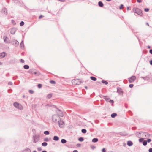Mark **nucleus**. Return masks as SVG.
<instances>
[{
	"mask_svg": "<svg viewBox=\"0 0 152 152\" xmlns=\"http://www.w3.org/2000/svg\"><path fill=\"white\" fill-rule=\"evenodd\" d=\"M59 139V137L57 136H54L53 138V140L55 141L58 140Z\"/></svg>",
	"mask_w": 152,
	"mask_h": 152,
	"instance_id": "nucleus-13",
	"label": "nucleus"
},
{
	"mask_svg": "<svg viewBox=\"0 0 152 152\" xmlns=\"http://www.w3.org/2000/svg\"><path fill=\"white\" fill-rule=\"evenodd\" d=\"M104 99L107 101H108V100H109V99L107 98V97H105Z\"/></svg>",
	"mask_w": 152,
	"mask_h": 152,
	"instance_id": "nucleus-42",
	"label": "nucleus"
},
{
	"mask_svg": "<svg viewBox=\"0 0 152 152\" xmlns=\"http://www.w3.org/2000/svg\"><path fill=\"white\" fill-rule=\"evenodd\" d=\"M149 152H152V148H150L149 149Z\"/></svg>",
	"mask_w": 152,
	"mask_h": 152,
	"instance_id": "nucleus-40",
	"label": "nucleus"
},
{
	"mask_svg": "<svg viewBox=\"0 0 152 152\" xmlns=\"http://www.w3.org/2000/svg\"><path fill=\"white\" fill-rule=\"evenodd\" d=\"M147 144V141L146 140H145L143 141V145L145 146Z\"/></svg>",
	"mask_w": 152,
	"mask_h": 152,
	"instance_id": "nucleus-24",
	"label": "nucleus"
},
{
	"mask_svg": "<svg viewBox=\"0 0 152 152\" xmlns=\"http://www.w3.org/2000/svg\"><path fill=\"white\" fill-rule=\"evenodd\" d=\"M3 10L4 14L6 16L8 14L7 10V9L6 8H4Z\"/></svg>",
	"mask_w": 152,
	"mask_h": 152,
	"instance_id": "nucleus-8",
	"label": "nucleus"
},
{
	"mask_svg": "<svg viewBox=\"0 0 152 152\" xmlns=\"http://www.w3.org/2000/svg\"><path fill=\"white\" fill-rule=\"evenodd\" d=\"M98 5L99 7H102L103 6V4L102 2L100 1L98 2Z\"/></svg>",
	"mask_w": 152,
	"mask_h": 152,
	"instance_id": "nucleus-9",
	"label": "nucleus"
},
{
	"mask_svg": "<svg viewBox=\"0 0 152 152\" xmlns=\"http://www.w3.org/2000/svg\"><path fill=\"white\" fill-rule=\"evenodd\" d=\"M133 11L135 13H136L140 16H142V11L138 8L134 7L133 9Z\"/></svg>",
	"mask_w": 152,
	"mask_h": 152,
	"instance_id": "nucleus-1",
	"label": "nucleus"
},
{
	"mask_svg": "<svg viewBox=\"0 0 152 152\" xmlns=\"http://www.w3.org/2000/svg\"><path fill=\"white\" fill-rule=\"evenodd\" d=\"M9 84L10 85H12V83H9Z\"/></svg>",
	"mask_w": 152,
	"mask_h": 152,
	"instance_id": "nucleus-56",
	"label": "nucleus"
},
{
	"mask_svg": "<svg viewBox=\"0 0 152 152\" xmlns=\"http://www.w3.org/2000/svg\"><path fill=\"white\" fill-rule=\"evenodd\" d=\"M150 53L151 54H152V49L150 50Z\"/></svg>",
	"mask_w": 152,
	"mask_h": 152,
	"instance_id": "nucleus-49",
	"label": "nucleus"
},
{
	"mask_svg": "<svg viewBox=\"0 0 152 152\" xmlns=\"http://www.w3.org/2000/svg\"><path fill=\"white\" fill-rule=\"evenodd\" d=\"M90 78L91 80L94 81H96V78L94 77H91Z\"/></svg>",
	"mask_w": 152,
	"mask_h": 152,
	"instance_id": "nucleus-18",
	"label": "nucleus"
},
{
	"mask_svg": "<svg viewBox=\"0 0 152 152\" xmlns=\"http://www.w3.org/2000/svg\"><path fill=\"white\" fill-rule=\"evenodd\" d=\"M57 115L59 117H63V114L62 112L59 110H58L57 112Z\"/></svg>",
	"mask_w": 152,
	"mask_h": 152,
	"instance_id": "nucleus-7",
	"label": "nucleus"
},
{
	"mask_svg": "<svg viewBox=\"0 0 152 152\" xmlns=\"http://www.w3.org/2000/svg\"><path fill=\"white\" fill-rule=\"evenodd\" d=\"M82 132L83 133H85L86 132V130L85 129H83L82 130Z\"/></svg>",
	"mask_w": 152,
	"mask_h": 152,
	"instance_id": "nucleus-27",
	"label": "nucleus"
},
{
	"mask_svg": "<svg viewBox=\"0 0 152 152\" xmlns=\"http://www.w3.org/2000/svg\"><path fill=\"white\" fill-rule=\"evenodd\" d=\"M134 86V85L132 84H130L129 85V87L131 88H132Z\"/></svg>",
	"mask_w": 152,
	"mask_h": 152,
	"instance_id": "nucleus-35",
	"label": "nucleus"
},
{
	"mask_svg": "<svg viewBox=\"0 0 152 152\" xmlns=\"http://www.w3.org/2000/svg\"><path fill=\"white\" fill-rule=\"evenodd\" d=\"M123 7H124L123 5L122 4H121L119 7L120 9L121 10L122 9V8H123Z\"/></svg>",
	"mask_w": 152,
	"mask_h": 152,
	"instance_id": "nucleus-31",
	"label": "nucleus"
},
{
	"mask_svg": "<svg viewBox=\"0 0 152 152\" xmlns=\"http://www.w3.org/2000/svg\"><path fill=\"white\" fill-rule=\"evenodd\" d=\"M85 88H86V89H88V87H87V86H85Z\"/></svg>",
	"mask_w": 152,
	"mask_h": 152,
	"instance_id": "nucleus-54",
	"label": "nucleus"
},
{
	"mask_svg": "<svg viewBox=\"0 0 152 152\" xmlns=\"http://www.w3.org/2000/svg\"><path fill=\"white\" fill-rule=\"evenodd\" d=\"M150 63L151 65H152V60H151L150 61Z\"/></svg>",
	"mask_w": 152,
	"mask_h": 152,
	"instance_id": "nucleus-48",
	"label": "nucleus"
},
{
	"mask_svg": "<svg viewBox=\"0 0 152 152\" xmlns=\"http://www.w3.org/2000/svg\"><path fill=\"white\" fill-rule=\"evenodd\" d=\"M109 102L112 104H113L114 103V101L113 100H110Z\"/></svg>",
	"mask_w": 152,
	"mask_h": 152,
	"instance_id": "nucleus-37",
	"label": "nucleus"
},
{
	"mask_svg": "<svg viewBox=\"0 0 152 152\" xmlns=\"http://www.w3.org/2000/svg\"><path fill=\"white\" fill-rule=\"evenodd\" d=\"M29 72L30 73L32 74H34L35 75H40V73L35 72L34 69L30 70L29 71Z\"/></svg>",
	"mask_w": 152,
	"mask_h": 152,
	"instance_id": "nucleus-4",
	"label": "nucleus"
},
{
	"mask_svg": "<svg viewBox=\"0 0 152 152\" xmlns=\"http://www.w3.org/2000/svg\"><path fill=\"white\" fill-rule=\"evenodd\" d=\"M78 140L80 141H82L83 140V139L82 137H80L79 138Z\"/></svg>",
	"mask_w": 152,
	"mask_h": 152,
	"instance_id": "nucleus-29",
	"label": "nucleus"
},
{
	"mask_svg": "<svg viewBox=\"0 0 152 152\" xmlns=\"http://www.w3.org/2000/svg\"><path fill=\"white\" fill-rule=\"evenodd\" d=\"M144 10L146 12H148L149 11V9L148 8H145Z\"/></svg>",
	"mask_w": 152,
	"mask_h": 152,
	"instance_id": "nucleus-32",
	"label": "nucleus"
},
{
	"mask_svg": "<svg viewBox=\"0 0 152 152\" xmlns=\"http://www.w3.org/2000/svg\"><path fill=\"white\" fill-rule=\"evenodd\" d=\"M42 17H43L42 15H41L40 16H39V19H41L42 18Z\"/></svg>",
	"mask_w": 152,
	"mask_h": 152,
	"instance_id": "nucleus-43",
	"label": "nucleus"
},
{
	"mask_svg": "<svg viewBox=\"0 0 152 152\" xmlns=\"http://www.w3.org/2000/svg\"><path fill=\"white\" fill-rule=\"evenodd\" d=\"M3 38L4 41L5 42L7 43L9 42L8 41L7 38L6 37H4Z\"/></svg>",
	"mask_w": 152,
	"mask_h": 152,
	"instance_id": "nucleus-11",
	"label": "nucleus"
},
{
	"mask_svg": "<svg viewBox=\"0 0 152 152\" xmlns=\"http://www.w3.org/2000/svg\"><path fill=\"white\" fill-rule=\"evenodd\" d=\"M142 0H137V1L138 3H141L142 1Z\"/></svg>",
	"mask_w": 152,
	"mask_h": 152,
	"instance_id": "nucleus-39",
	"label": "nucleus"
},
{
	"mask_svg": "<svg viewBox=\"0 0 152 152\" xmlns=\"http://www.w3.org/2000/svg\"><path fill=\"white\" fill-rule=\"evenodd\" d=\"M15 32V29H11L10 31L11 33L12 34H14Z\"/></svg>",
	"mask_w": 152,
	"mask_h": 152,
	"instance_id": "nucleus-15",
	"label": "nucleus"
},
{
	"mask_svg": "<svg viewBox=\"0 0 152 152\" xmlns=\"http://www.w3.org/2000/svg\"><path fill=\"white\" fill-rule=\"evenodd\" d=\"M59 1H60L62 2H64L65 0H58Z\"/></svg>",
	"mask_w": 152,
	"mask_h": 152,
	"instance_id": "nucleus-52",
	"label": "nucleus"
},
{
	"mask_svg": "<svg viewBox=\"0 0 152 152\" xmlns=\"http://www.w3.org/2000/svg\"><path fill=\"white\" fill-rule=\"evenodd\" d=\"M50 83L52 84H55L56 83L53 80H51L50 81Z\"/></svg>",
	"mask_w": 152,
	"mask_h": 152,
	"instance_id": "nucleus-28",
	"label": "nucleus"
},
{
	"mask_svg": "<svg viewBox=\"0 0 152 152\" xmlns=\"http://www.w3.org/2000/svg\"><path fill=\"white\" fill-rule=\"evenodd\" d=\"M145 134H147V135H148V134L147 133H145Z\"/></svg>",
	"mask_w": 152,
	"mask_h": 152,
	"instance_id": "nucleus-60",
	"label": "nucleus"
},
{
	"mask_svg": "<svg viewBox=\"0 0 152 152\" xmlns=\"http://www.w3.org/2000/svg\"><path fill=\"white\" fill-rule=\"evenodd\" d=\"M26 151H27L28 152H31V150L29 149H27L26 150Z\"/></svg>",
	"mask_w": 152,
	"mask_h": 152,
	"instance_id": "nucleus-44",
	"label": "nucleus"
},
{
	"mask_svg": "<svg viewBox=\"0 0 152 152\" xmlns=\"http://www.w3.org/2000/svg\"><path fill=\"white\" fill-rule=\"evenodd\" d=\"M44 140L45 141H48V138H45L44 139Z\"/></svg>",
	"mask_w": 152,
	"mask_h": 152,
	"instance_id": "nucleus-47",
	"label": "nucleus"
},
{
	"mask_svg": "<svg viewBox=\"0 0 152 152\" xmlns=\"http://www.w3.org/2000/svg\"><path fill=\"white\" fill-rule=\"evenodd\" d=\"M73 152H78V151L77 150H74L73 151Z\"/></svg>",
	"mask_w": 152,
	"mask_h": 152,
	"instance_id": "nucleus-51",
	"label": "nucleus"
},
{
	"mask_svg": "<svg viewBox=\"0 0 152 152\" xmlns=\"http://www.w3.org/2000/svg\"><path fill=\"white\" fill-rule=\"evenodd\" d=\"M14 105L16 108L20 110H22L23 108L21 104L17 102L14 103Z\"/></svg>",
	"mask_w": 152,
	"mask_h": 152,
	"instance_id": "nucleus-3",
	"label": "nucleus"
},
{
	"mask_svg": "<svg viewBox=\"0 0 152 152\" xmlns=\"http://www.w3.org/2000/svg\"><path fill=\"white\" fill-rule=\"evenodd\" d=\"M60 119V118L57 115H54L53 116L52 120L54 122H56Z\"/></svg>",
	"mask_w": 152,
	"mask_h": 152,
	"instance_id": "nucleus-2",
	"label": "nucleus"
},
{
	"mask_svg": "<svg viewBox=\"0 0 152 152\" xmlns=\"http://www.w3.org/2000/svg\"><path fill=\"white\" fill-rule=\"evenodd\" d=\"M136 79V77L135 76H132L129 79V81L130 83L134 81Z\"/></svg>",
	"mask_w": 152,
	"mask_h": 152,
	"instance_id": "nucleus-5",
	"label": "nucleus"
},
{
	"mask_svg": "<svg viewBox=\"0 0 152 152\" xmlns=\"http://www.w3.org/2000/svg\"><path fill=\"white\" fill-rule=\"evenodd\" d=\"M58 122L60 127H63L64 126L65 124L64 122L60 120V121H58Z\"/></svg>",
	"mask_w": 152,
	"mask_h": 152,
	"instance_id": "nucleus-6",
	"label": "nucleus"
},
{
	"mask_svg": "<svg viewBox=\"0 0 152 152\" xmlns=\"http://www.w3.org/2000/svg\"><path fill=\"white\" fill-rule=\"evenodd\" d=\"M61 142L63 143H65L66 142V141L64 139H62L61 140Z\"/></svg>",
	"mask_w": 152,
	"mask_h": 152,
	"instance_id": "nucleus-23",
	"label": "nucleus"
},
{
	"mask_svg": "<svg viewBox=\"0 0 152 152\" xmlns=\"http://www.w3.org/2000/svg\"><path fill=\"white\" fill-rule=\"evenodd\" d=\"M52 96V94H48L47 96V98L48 99H49Z\"/></svg>",
	"mask_w": 152,
	"mask_h": 152,
	"instance_id": "nucleus-17",
	"label": "nucleus"
},
{
	"mask_svg": "<svg viewBox=\"0 0 152 152\" xmlns=\"http://www.w3.org/2000/svg\"><path fill=\"white\" fill-rule=\"evenodd\" d=\"M42 152H47V151H43Z\"/></svg>",
	"mask_w": 152,
	"mask_h": 152,
	"instance_id": "nucleus-58",
	"label": "nucleus"
},
{
	"mask_svg": "<svg viewBox=\"0 0 152 152\" xmlns=\"http://www.w3.org/2000/svg\"><path fill=\"white\" fill-rule=\"evenodd\" d=\"M98 139L96 138H94L92 139V141L94 142H97Z\"/></svg>",
	"mask_w": 152,
	"mask_h": 152,
	"instance_id": "nucleus-14",
	"label": "nucleus"
},
{
	"mask_svg": "<svg viewBox=\"0 0 152 152\" xmlns=\"http://www.w3.org/2000/svg\"><path fill=\"white\" fill-rule=\"evenodd\" d=\"M117 115V114L115 113H113L111 115V116L112 118H114Z\"/></svg>",
	"mask_w": 152,
	"mask_h": 152,
	"instance_id": "nucleus-20",
	"label": "nucleus"
},
{
	"mask_svg": "<svg viewBox=\"0 0 152 152\" xmlns=\"http://www.w3.org/2000/svg\"><path fill=\"white\" fill-rule=\"evenodd\" d=\"M12 24L13 25H15V24H16V23L15 21V20H12Z\"/></svg>",
	"mask_w": 152,
	"mask_h": 152,
	"instance_id": "nucleus-30",
	"label": "nucleus"
},
{
	"mask_svg": "<svg viewBox=\"0 0 152 152\" xmlns=\"http://www.w3.org/2000/svg\"><path fill=\"white\" fill-rule=\"evenodd\" d=\"M102 152H106V150L105 148H104L102 149Z\"/></svg>",
	"mask_w": 152,
	"mask_h": 152,
	"instance_id": "nucleus-38",
	"label": "nucleus"
},
{
	"mask_svg": "<svg viewBox=\"0 0 152 152\" xmlns=\"http://www.w3.org/2000/svg\"><path fill=\"white\" fill-rule=\"evenodd\" d=\"M5 56V53L3 52L0 54V57L2 58L4 57Z\"/></svg>",
	"mask_w": 152,
	"mask_h": 152,
	"instance_id": "nucleus-12",
	"label": "nucleus"
},
{
	"mask_svg": "<svg viewBox=\"0 0 152 152\" xmlns=\"http://www.w3.org/2000/svg\"><path fill=\"white\" fill-rule=\"evenodd\" d=\"M24 23L23 21H21L20 23V26H23L24 25Z\"/></svg>",
	"mask_w": 152,
	"mask_h": 152,
	"instance_id": "nucleus-25",
	"label": "nucleus"
},
{
	"mask_svg": "<svg viewBox=\"0 0 152 152\" xmlns=\"http://www.w3.org/2000/svg\"><path fill=\"white\" fill-rule=\"evenodd\" d=\"M130 10V9H129V7H127V10Z\"/></svg>",
	"mask_w": 152,
	"mask_h": 152,
	"instance_id": "nucleus-50",
	"label": "nucleus"
},
{
	"mask_svg": "<svg viewBox=\"0 0 152 152\" xmlns=\"http://www.w3.org/2000/svg\"><path fill=\"white\" fill-rule=\"evenodd\" d=\"M101 82H102V83H103V84H104L105 85H107L108 83V82L107 81H105V80H102Z\"/></svg>",
	"mask_w": 152,
	"mask_h": 152,
	"instance_id": "nucleus-19",
	"label": "nucleus"
},
{
	"mask_svg": "<svg viewBox=\"0 0 152 152\" xmlns=\"http://www.w3.org/2000/svg\"><path fill=\"white\" fill-rule=\"evenodd\" d=\"M44 134L45 135H48L49 134V133L48 131H45L44 132Z\"/></svg>",
	"mask_w": 152,
	"mask_h": 152,
	"instance_id": "nucleus-26",
	"label": "nucleus"
},
{
	"mask_svg": "<svg viewBox=\"0 0 152 152\" xmlns=\"http://www.w3.org/2000/svg\"><path fill=\"white\" fill-rule=\"evenodd\" d=\"M38 87L39 88H41L42 87V85L41 84H39L38 85Z\"/></svg>",
	"mask_w": 152,
	"mask_h": 152,
	"instance_id": "nucleus-34",
	"label": "nucleus"
},
{
	"mask_svg": "<svg viewBox=\"0 0 152 152\" xmlns=\"http://www.w3.org/2000/svg\"><path fill=\"white\" fill-rule=\"evenodd\" d=\"M127 144L129 146H131L133 144V143L131 141H128L127 142Z\"/></svg>",
	"mask_w": 152,
	"mask_h": 152,
	"instance_id": "nucleus-10",
	"label": "nucleus"
},
{
	"mask_svg": "<svg viewBox=\"0 0 152 152\" xmlns=\"http://www.w3.org/2000/svg\"><path fill=\"white\" fill-rule=\"evenodd\" d=\"M148 48H150V46H148Z\"/></svg>",
	"mask_w": 152,
	"mask_h": 152,
	"instance_id": "nucleus-59",
	"label": "nucleus"
},
{
	"mask_svg": "<svg viewBox=\"0 0 152 152\" xmlns=\"http://www.w3.org/2000/svg\"><path fill=\"white\" fill-rule=\"evenodd\" d=\"M106 1H111V0H106Z\"/></svg>",
	"mask_w": 152,
	"mask_h": 152,
	"instance_id": "nucleus-55",
	"label": "nucleus"
},
{
	"mask_svg": "<svg viewBox=\"0 0 152 152\" xmlns=\"http://www.w3.org/2000/svg\"><path fill=\"white\" fill-rule=\"evenodd\" d=\"M14 42H15V45H18V44H19V42L18 41H17L16 40H15L13 42V44H14Z\"/></svg>",
	"mask_w": 152,
	"mask_h": 152,
	"instance_id": "nucleus-16",
	"label": "nucleus"
},
{
	"mask_svg": "<svg viewBox=\"0 0 152 152\" xmlns=\"http://www.w3.org/2000/svg\"><path fill=\"white\" fill-rule=\"evenodd\" d=\"M76 81V80H72V82L73 83H75Z\"/></svg>",
	"mask_w": 152,
	"mask_h": 152,
	"instance_id": "nucleus-45",
	"label": "nucleus"
},
{
	"mask_svg": "<svg viewBox=\"0 0 152 152\" xmlns=\"http://www.w3.org/2000/svg\"><path fill=\"white\" fill-rule=\"evenodd\" d=\"M151 141V140L150 139H148L147 140V141L148 142H150Z\"/></svg>",
	"mask_w": 152,
	"mask_h": 152,
	"instance_id": "nucleus-46",
	"label": "nucleus"
},
{
	"mask_svg": "<svg viewBox=\"0 0 152 152\" xmlns=\"http://www.w3.org/2000/svg\"><path fill=\"white\" fill-rule=\"evenodd\" d=\"M24 68L26 69H28L29 68V66L28 65H25L24 66Z\"/></svg>",
	"mask_w": 152,
	"mask_h": 152,
	"instance_id": "nucleus-22",
	"label": "nucleus"
},
{
	"mask_svg": "<svg viewBox=\"0 0 152 152\" xmlns=\"http://www.w3.org/2000/svg\"><path fill=\"white\" fill-rule=\"evenodd\" d=\"M143 138H141L139 139V141L140 142H142L143 141Z\"/></svg>",
	"mask_w": 152,
	"mask_h": 152,
	"instance_id": "nucleus-33",
	"label": "nucleus"
},
{
	"mask_svg": "<svg viewBox=\"0 0 152 152\" xmlns=\"http://www.w3.org/2000/svg\"><path fill=\"white\" fill-rule=\"evenodd\" d=\"M146 25H149V24H148V23H146Z\"/></svg>",
	"mask_w": 152,
	"mask_h": 152,
	"instance_id": "nucleus-57",
	"label": "nucleus"
},
{
	"mask_svg": "<svg viewBox=\"0 0 152 152\" xmlns=\"http://www.w3.org/2000/svg\"><path fill=\"white\" fill-rule=\"evenodd\" d=\"M20 61L22 63H24V60H23V59H21L20 60Z\"/></svg>",
	"mask_w": 152,
	"mask_h": 152,
	"instance_id": "nucleus-41",
	"label": "nucleus"
},
{
	"mask_svg": "<svg viewBox=\"0 0 152 152\" xmlns=\"http://www.w3.org/2000/svg\"><path fill=\"white\" fill-rule=\"evenodd\" d=\"M42 145L43 146H46L47 145V143L46 142H44L42 143Z\"/></svg>",
	"mask_w": 152,
	"mask_h": 152,
	"instance_id": "nucleus-21",
	"label": "nucleus"
},
{
	"mask_svg": "<svg viewBox=\"0 0 152 152\" xmlns=\"http://www.w3.org/2000/svg\"><path fill=\"white\" fill-rule=\"evenodd\" d=\"M29 92L31 94H33L34 93V91L32 90H30L29 91Z\"/></svg>",
	"mask_w": 152,
	"mask_h": 152,
	"instance_id": "nucleus-36",
	"label": "nucleus"
},
{
	"mask_svg": "<svg viewBox=\"0 0 152 152\" xmlns=\"http://www.w3.org/2000/svg\"><path fill=\"white\" fill-rule=\"evenodd\" d=\"M23 42H22L21 43L20 45H23Z\"/></svg>",
	"mask_w": 152,
	"mask_h": 152,
	"instance_id": "nucleus-53",
	"label": "nucleus"
},
{
	"mask_svg": "<svg viewBox=\"0 0 152 152\" xmlns=\"http://www.w3.org/2000/svg\"><path fill=\"white\" fill-rule=\"evenodd\" d=\"M1 64H2V63L1 62H0V65Z\"/></svg>",
	"mask_w": 152,
	"mask_h": 152,
	"instance_id": "nucleus-61",
	"label": "nucleus"
}]
</instances>
